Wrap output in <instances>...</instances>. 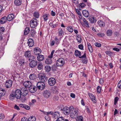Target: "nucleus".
I'll list each match as a JSON object with an SVG mask.
<instances>
[{"instance_id":"obj_57","label":"nucleus","mask_w":121,"mask_h":121,"mask_svg":"<svg viewBox=\"0 0 121 121\" xmlns=\"http://www.w3.org/2000/svg\"><path fill=\"white\" fill-rule=\"evenodd\" d=\"M28 119L26 117H23L21 120V121H28Z\"/></svg>"},{"instance_id":"obj_51","label":"nucleus","mask_w":121,"mask_h":121,"mask_svg":"<svg viewBox=\"0 0 121 121\" xmlns=\"http://www.w3.org/2000/svg\"><path fill=\"white\" fill-rule=\"evenodd\" d=\"M52 68L53 71H55L56 69L57 66L56 65H54L52 66Z\"/></svg>"},{"instance_id":"obj_33","label":"nucleus","mask_w":121,"mask_h":121,"mask_svg":"<svg viewBox=\"0 0 121 121\" xmlns=\"http://www.w3.org/2000/svg\"><path fill=\"white\" fill-rule=\"evenodd\" d=\"M98 22L99 26L100 27L104 26H105V23L102 21L99 20Z\"/></svg>"},{"instance_id":"obj_37","label":"nucleus","mask_w":121,"mask_h":121,"mask_svg":"<svg viewBox=\"0 0 121 121\" xmlns=\"http://www.w3.org/2000/svg\"><path fill=\"white\" fill-rule=\"evenodd\" d=\"M87 44L88 48V49L89 50V52L91 53L92 52H93V49L92 48V46L89 43H87Z\"/></svg>"},{"instance_id":"obj_56","label":"nucleus","mask_w":121,"mask_h":121,"mask_svg":"<svg viewBox=\"0 0 121 121\" xmlns=\"http://www.w3.org/2000/svg\"><path fill=\"white\" fill-rule=\"evenodd\" d=\"M117 86L118 88L121 89V80L117 84Z\"/></svg>"},{"instance_id":"obj_28","label":"nucleus","mask_w":121,"mask_h":121,"mask_svg":"<svg viewBox=\"0 0 121 121\" xmlns=\"http://www.w3.org/2000/svg\"><path fill=\"white\" fill-rule=\"evenodd\" d=\"M56 121H69V120L64 118L63 117L61 116L57 119Z\"/></svg>"},{"instance_id":"obj_9","label":"nucleus","mask_w":121,"mask_h":121,"mask_svg":"<svg viewBox=\"0 0 121 121\" xmlns=\"http://www.w3.org/2000/svg\"><path fill=\"white\" fill-rule=\"evenodd\" d=\"M70 112L69 108L67 106L64 107L63 109V112L65 115H67L69 114Z\"/></svg>"},{"instance_id":"obj_26","label":"nucleus","mask_w":121,"mask_h":121,"mask_svg":"<svg viewBox=\"0 0 121 121\" xmlns=\"http://www.w3.org/2000/svg\"><path fill=\"white\" fill-rule=\"evenodd\" d=\"M7 19V17L6 16H4L1 18L0 20V23L1 24H3L6 22Z\"/></svg>"},{"instance_id":"obj_5","label":"nucleus","mask_w":121,"mask_h":121,"mask_svg":"<svg viewBox=\"0 0 121 121\" xmlns=\"http://www.w3.org/2000/svg\"><path fill=\"white\" fill-rule=\"evenodd\" d=\"M78 111L75 109L71 111L70 114V117L73 118H77L78 117Z\"/></svg>"},{"instance_id":"obj_60","label":"nucleus","mask_w":121,"mask_h":121,"mask_svg":"<svg viewBox=\"0 0 121 121\" xmlns=\"http://www.w3.org/2000/svg\"><path fill=\"white\" fill-rule=\"evenodd\" d=\"M78 47L79 49L81 50H82L83 49V46L82 44L79 45L78 46Z\"/></svg>"},{"instance_id":"obj_6","label":"nucleus","mask_w":121,"mask_h":121,"mask_svg":"<svg viewBox=\"0 0 121 121\" xmlns=\"http://www.w3.org/2000/svg\"><path fill=\"white\" fill-rule=\"evenodd\" d=\"M56 82V80L53 78L51 77L49 78L48 80V85L50 86H53L55 85Z\"/></svg>"},{"instance_id":"obj_16","label":"nucleus","mask_w":121,"mask_h":121,"mask_svg":"<svg viewBox=\"0 0 121 121\" xmlns=\"http://www.w3.org/2000/svg\"><path fill=\"white\" fill-rule=\"evenodd\" d=\"M37 64V62L36 60H32L29 64V66L30 67L33 68L36 66Z\"/></svg>"},{"instance_id":"obj_59","label":"nucleus","mask_w":121,"mask_h":121,"mask_svg":"<svg viewBox=\"0 0 121 121\" xmlns=\"http://www.w3.org/2000/svg\"><path fill=\"white\" fill-rule=\"evenodd\" d=\"M104 80L102 78H100L99 80V83L100 84H102L104 83Z\"/></svg>"},{"instance_id":"obj_61","label":"nucleus","mask_w":121,"mask_h":121,"mask_svg":"<svg viewBox=\"0 0 121 121\" xmlns=\"http://www.w3.org/2000/svg\"><path fill=\"white\" fill-rule=\"evenodd\" d=\"M88 95L91 99L94 96L92 94L88 92Z\"/></svg>"},{"instance_id":"obj_13","label":"nucleus","mask_w":121,"mask_h":121,"mask_svg":"<svg viewBox=\"0 0 121 121\" xmlns=\"http://www.w3.org/2000/svg\"><path fill=\"white\" fill-rule=\"evenodd\" d=\"M24 56L25 57L28 58L29 60H30L32 59V56L30 51H26L25 52Z\"/></svg>"},{"instance_id":"obj_35","label":"nucleus","mask_w":121,"mask_h":121,"mask_svg":"<svg viewBox=\"0 0 121 121\" xmlns=\"http://www.w3.org/2000/svg\"><path fill=\"white\" fill-rule=\"evenodd\" d=\"M36 33L34 29H32L30 33L31 36L32 37H34L35 36Z\"/></svg>"},{"instance_id":"obj_14","label":"nucleus","mask_w":121,"mask_h":121,"mask_svg":"<svg viewBox=\"0 0 121 121\" xmlns=\"http://www.w3.org/2000/svg\"><path fill=\"white\" fill-rule=\"evenodd\" d=\"M37 88L35 86L31 85L28 88L29 91L31 93L35 92L37 90Z\"/></svg>"},{"instance_id":"obj_40","label":"nucleus","mask_w":121,"mask_h":121,"mask_svg":"<svg viewBox=\"0 0 121 121\" xmlns=\"http://www.w3.org/2000/svg\"><path fill=\"white\" fill-rule=\"evenodd\" d=\"M76 40L78 43H81L82 41V39L80 36L79 35L77 36Z\"/></svg>"},{"instance_id":"obj_53","label":"nucleus","mask_w":121,"mask_h":121,"mask_svg":"<svg viewBox=\"0 0 121 121\" xmlns=\"http://www.w3.org/2000/svg\"><path fill=\"white\" fill-rule=\"evenodd\" d=\"M95 98L94 96L91 99L93 102L95 103H96L97 102L96 100H95Z\"/></svg>"},{"instance_id":"obj_48","label":"nucleus","mask_w":121,"mask_h":121,"mask_svg":"<svg viewBox=\"0 0 121 121\" xmlns=\"http://www.w3.org/2000/svg\"><path fill=\"white\" fill-rule=\"evenodd\" d=\"M15 97V95L12 94L10 95L9 98L11 100L13 99Z\"/></svg>"},{"instance_id":"obj_27","label":"nucleus","mask_w":121,"mask_h":121,"mask_svg":"<svg viewBox=\"0 0 121 121\" xmlns=\"http://www.w3.org/2000/svg\"><path fill=\"white\" fill-rule=\"evenodd\" d=\"M44 56L42 55H38L37 57V59L39 61H42L44 59Z\"/></svg>"},{"instance_id":"obj_64","label":"nucleus","mask_w":121,"mask_h":121,"mask_svg":"<svg viewBox=\"0 0 121 121\" xmlns=\"http://www.w3.org/2000/svg\"><path fill=\"white\" fill-rule=\"evenodd\" d=\"M109 56H110L112 54L111 52L109 51H107L105 52Z\"/></svg>"},{"instance_id":"obj_24","label":"nucleus","mask_w":121,"mask_h":121,"mask_svg":"<svg viewBox=\"0 0 121 121\" xmlns=\"http://www.w3.org/2000/svg\"><path fill=\"white\" fill-rule=\"evenodd\" d=\"M14 17V15L13 14H9L7 17V20L9 21H11L13 19Z\"/></svg>"},{"instance_id":"obj_54","label":"nucleus","mask_w":121,"mask_h":121,"mask_svg":"<svg viewBox=\"0 0 121 121\" xmlns=\"http://www.w3.org/2000/svg\"><path fill=\"white\" fill-rule=\"evenodd\" d=\"M97 35L99 37H103L104 36V34L102 33H98Z\"/></svg>"},{"instance_id":"obj_2","label":"nucleus","mask_w":121,"mask_h":121,"mask_svg":"<svg viewBox=\"0 0 121 121\" xmlns=\"http://www.w3.org/2000/svg\"><path fill=\"white\" fill-rule=\"evenodd\" d=\"M86 52L85 51L84 52V54L82 56H81V52L78 50H76L75 51L74 55L76 56H78L79 58H80L83 59L86 57Z\"/></svg>"},{"instance_id":"obj_45","label":"nucleus","mask_w":121,"mask_h":121,"mask_svg":"<svg viewBox=\"0 0 121 121\" xmlns=\"http://www.w3.org/2000/svg\"><path fill=\"white\" fill-rule=\"evenodd\" d=\"M5 30V28L4 27H0V34H2Z\"/></svg>"},{"instance_id":"obj_29","label":"nucleus","mask_w":121,"mask_h":121,"mask_svg":"<svg viewBox=\"0 0 121 121\" xmlns=\"http://www.w3.org/2000/svg\"><path fill=\"white\" fill-rule=\"evenodd\" d=\"M22 2L21 0H15L14 3L15 5L19 6L21 4Z\"/></svg>"},{"instance_id":"obj_34","label":"nucleus","mask_w":121,"mask_h":121,"mask_svg":"<svg viewBox=\"0 0 121 121\" xmlns=\"http://www.w3.org/2000/svg\"><path fill=\"white\" fill-rule=\"evenodd\" d=\"M82 21L85 24L86 26L87 27H89V23L84 18H82Z\"/></svg>"},{"instance_id":"obj_17","label":"nucleus","mask_w":121,"mask_h":121,"mask_svg":"<svg viewBox=\"0 0 121 121\" xmlns=\"http://www.w3.org/2000/svg\"><path fill=\"white\" fill-rule=\"evenodd\" d=\"M89 21L91 23H95L96 21V19L94 16H91L89 17Z\"/></svg>"},{"instance_id":"obj_52","label":"nucleus","mask_w":121,"mask_h":121,"mask_svg":"<svg viewBox=\"0 0 121 121\" xmlns=\"http://www.w3.org/2000/svg\"><path fill=\"white\" fill-rule=\"evenodd\" d=\"M95 46L98 47H100L101 46V44L98 43H96L95 44Z\"/></svg>"},{"instance_id":"obj_63","label":"nucleus","mask_w":121,"mask_h":121,"mask_svg":"<svg viewBox=\"0 0 121 121\" xmlns=\"http://www.w3.org/2000/svg\"><path fill=\"white\" fill-rule=\"evenodd\" d=\"M4 116L3 114H0V119H3L4 118Z\"/></svg>"},{"instance_id":"obj_20","label":"nucleus","mask_w":121,"mask_h":121,"mask_svg":"<svg viewBox=\"0 0 121 121\" xmlns=\"http://www.w3.org/2000/svg\"><path fill=\"white\" fill-rule=\"evenodd\" d=\"M28 45L29 47H32L34 45V42L33 40L31 39H28L27 42Z\"/></svg>"},{"instance_id":"obj_25","label":"nucleus","mask_w":121,"mask_h":121,"mask_svg":"<svg viewBox=\"0 0 121 121\" xmlns=\"http://www.w3.org/2000/svg\"><path fill=\"white\" fill-rule=\"evenodd\" d=\"M82 13L84 17H88L89 15L88 11L86 10H83Z\"/></svg>"},{"instance_id":"obj_30","label":"nucleus","mask_w":121,"mask_h":121,"mask_svg":"<svg viewBox=\"0 0 121 121\" xmlns=\"http://www.w3.org/2000/svg\"><path fill=\"white\" fill-rule=\"evenodd\" d=\"M49 15L48 14L46 13L44 14L43 15L42 17L44 21H46L48 19V16Z\"/></svg>"},{"instance_id":"obj_21","label":"nucleus","mask_w":121,"mask_h":121,"mask_svg":"<svg viewBox=\"0 0 121 121\" xmlns=\"http://www.w3.org/2000/svg\"><path fill=\"white\" fill-rule=\"evenodd\" d=\"M29 78L30 80H34L36 79L37 76L34 73H31L29 75Z\"/></svg>"},{"instance_id":"obj_39","label":"nucleus","mask_w":121,"mask_h":121,"mask_svg":"<svg viewBox=\"0 0 121 121\" xmlns=\"http://www.w3.org/2000/svg\"><path fill=\"white\" fill-rule=\"evenodd\" d=\"M28 121H36V118L34 116L30 117L28 119Z\"/></svg>"},{"instance_id":"obj_58","label":"nucleus","mask_w":121,"mask_h":121,"mask_svg":"<svg viewBox=\"0 0 121 121\" xmlns=\"http://www.w3.org/2000/svg\"><path fill=\"white\" fill-rule=\"evenodd\" d=\"M38 69L39 70H41L42 69V65L41 64H39L37 66Z\"/></svg>"},{"instance_id":"obj_50","label":"nucleus","mask_w":121,"mask_h":121,"mask_svg":"<svg viewBox=\"0 0 121 121\" xmlns=\"http://www.w3.org/2000/svg\"><path fill=\"white\" fill-rule=\"evenodd\" d=\"M119 99V98L117 97H116L114 99V104L116 105L118 100Z\"/></svg>"},{"instance_id":"obj_3","label":"nucleus","mask_w":121,"mask_h":121,"mask_svg":"<svg viewBox=\"0 0 121 121\" xmlns=\"http://www.w3.org/2000/svg\"><path fill=\"white\" fill-rule=\"evenodd\" d=\"M64 59L62 58L58 59L56 61V65L58 66H62L65 64Z\"/></svg>"},{"instance_id":"obj_36","label":"nucleus","mask_w":121,"mask_h":121,"mask_svg":"<svg viewBox=\"0 0 121 121\" xmlns=\"http://www.w3.org/2000/svg\"><path fill=\"white\" fill-rule=\"evenodd\" d=\"M67 29L69 32L71 33L73 32V27L70 26H69L67 27Z\"/></svg>"},{"instance_id":"obj_11","label":"nucleus","mask_w":121,"mask_h":121,"mask_svg":"<svg viewBox=\"0 0 121 121\" xmlns=\"http://www.w3.org/2000/svg\"><path fill=\"white\" fill-rule=\"evenodd\" d=\"M15 97L17 99H19L21 95V90L18 89L16 90L15 92Z\"/></svg>"},{"instance_id":"obj_8","label":"nucleus","mask_w":121,"mask_h":121,"mask_svg":"<svg viewBox=\"0 0 121 121\" xmlns=\"http://www.w3.org/2000/svg\"><path fill=\"white\" fill-rule=\"evenodd\" d=\"M38 21L36 19H34L32 20L30 23V26L32 28H34L36 27L38 24Z\"/></svg>"},{"instance_id":"obj_55","label":"nucleus","mask_w":121,"mask_h":121,"mask_svg":"<svg viewBox=\"0 0 121 121\" xmlns=\"http://www.w3.org/2000/svg\"><path fill=\"white\" fill-rule=\"evenodd\" d=\"M101 88L99 86H98L97 87V92L99 93L101 91Z\"/></svg>"},{"instance_id":"obj_4","label":"nucleus","mask_w":121,"mask_h":121,"mask_svg":"<svg viewBox=\"0 0 121 121\" xmlns=\"http://www.w3.org/2000/svg\"><path fill=\"white\" fill-rule=\"evenodd\" d=\"M37 89L39 90H43L45 87V84L44 83L41 82H38L36 85Z\"/></svg>"},{"instance_id":"obj_46","label":"nucleus","mask_w":121,"mask_h":121,"mask_svg":"<svg viewBox=\"0 0 121 121\" xmlns=\"http://www.w3.org/2000/svg\"><path fill=\"white\" fill-rule=\"evenodd\" d=\"M5 91V90L3 89H0V95H1V96L2 97L3 95V94H4V92Z\"/></svg>"},{"instance_id":"obj_62","label":"nucleus","mask_w":121,"mask_h":121,"mask_svg":"<svg viewBox=\"0 0 121 121\" xmlns=\"http://www.w3.org/2000/svg\"><path fill=\"white\" fill-rule=\"evenodd\" d=\"M45 118V120L47 121H49L50 119V118L48 115L46 116Z\"/></svg>"},{"instance_id":"obj_10","label":"nucleus","mask_w":121,"mask_h":121,"mask_svg":"<svg viewBox=\"0 0 121 121\" xmlns=\"http://www.w3.org/2000/svg\"><path fill=\"white\" fill-rule=\"evenodd\" d=\"M21 95L23 96H26L28 94V91L26 88L23 87L21 90Z\"/></svg>"},{"instance_id":"obj_1","label":"nucleus","mask_w":121,"mask_h":121,"mask_svg":"<svg viewBox=\"0 0 121 121\" xmlns=\"http://www.w3.org/2000/svg\"><path fill=\"white\" fill-rule=\"evenodd\" d=\"M39 80L41 82H46L48 80V78L43 73H40L39 74L38 76Z\"/></svg>"},{"instance_id":"obj_7","label":"nucleus","mask_w":121,"mask_h":121,"mask_svg":"<svg viewBox=\"0 0 121 121\" xmlns=\"http://www.w3.org/2000/svg\"><path fill=\"white\" fill-rule=\"evenodd\" d=\"M13 81L11 80H7L5 83L4 86L7 88H9L11 87L13 84Z\"/></svg>"},{"instance_id":"obj_38","label":"nucleus","mask_w":121,"mask_h":121,"mask_svg":"<svg viewBox=\"0 0 121 121\" xmlns=\"http://www.w3.org/2000/svg\"><path fill=\"white\" fill-rule=\"evenodd\" d=\"M25 62L23 59H20L19 60V65L20 66H23L24 65L25 63Z\"/></svg>"},{"instance_id":"obj_31","label":"nucleus","mask_w":121,"mask_h":121,"mask_svg":"<svg viewBox=\"0 0 121 121\" xmlns=\"http://www.w3.org/2000/svg\"><path fill=\"white\" fill-rule=\"evenodd\" d=\"M30 31V29L29 27H26L24 31V34L25 35H27Z\"/></svg>"},{"instance_id":"obj_15","label":"nucleus","mask_w":121,"mask_h":121,"mask_svg":"<svg viewBox=\"0 0 121 121\" xmlns=\"http://www.w3.org/2000/svg\"><path fill=\"white\" fill-rule=\"evenodd\" d=\"M34 52L35 55H37L41 53V50L38 47H36L34 49Z\"/></svg>"},{"instance_id":"obj_49","label":"nucleus","mask_w":121,"mask_h":121,"mask_svg":"<svg viewBox=\"0 0 121 121\" xmlns=\"http://www.w3.org/2000/svg\"><path fill=\"white\" fill-rule=\"evenodd\" d=\"M45 63L47 64H50L52 62L51 60L46 59L45 61Z\"/></svg>"},{"instance_id":"obj_41","label":"nucleus","mask_w":121,"mask_h":121,"mask_svg":"<svg viewBox=\"0 0 121 121\" xmlns=\"http://www.w3.org/2000/svg\"><path fill=\"white\" fill-rule=\"evenodd\" d=\"M107 35L108 36H111L112 34V31L110 30H108L106 32Z\"/></svg>"},{"instance_id":"obj_12","label":"nucleus","mask_w":121,"mask_h":121,"mask_svg":"<svg viewBox=\"0 0 121 121\" xmlns=\"http://www.w3.org/2000/svg\"><path fill=\"white\" fill-rule=\"evenodd\" d=\"M51 93L49 90H46L43 93V95L44 97L45 98H49L50 96Z\"/></svg>"},{"instance_id":"obj_23","label":"nucleus","mask_w":121,"mask_h":121,"mask_svg":"<svg viewBox=\"0 0 121 121\" xmlns=\"http://www.w3.org/2000/svg\"><path fill=\"white\" fill-rule=\"evenodd\" d=\"M19 106L20 107L24 108L27 110H29L30 109V107L26 105L21 104H19Z\"/></svg>"},{"instance_id":"obj_18","label":"nucleus","mask_w":121,"mask_h":121,"mask_svg":"<svg viewBox=\"0 0 121 121\" xmlns=\"http://www.w3.org/2000/svg\"><path fill=\"white\" fill-rule=\"evenodd\" d=\"M23 85L26 87H28L29 88V87L31 86L32 84V83L30 82L27 81L23 83Z\"/></svg>"},{"instance_id":"obj_43","label":"nucleus","mask_w":121,"mask_h":121,"mask_svg":"<svg viewBox=\"0 0 121 121\" xmlns=\"http://www.w3.org/2000/svg\"><path fill=\"white\" fill-rule=\"evenodd\" d=\"M85 6L86 5L84 3H82L79 4L78 7H79L80 9H82L84 8Z\"/></svg>"},{"instance_id":"obj_44","label":"nucleus","mask_w":121,"mask_h":121,"mask_svg":"<svg viewBox=\"0 0 121 121\" xmlns=\"http://www.w3.org/2000/svg\"><path fill=\"white\" fill-rule=\"evenodd\" d=\"M76 119L77 121H83V118L81 116L78 117Z\"/></svg>"},{"instance_id":"obj_19","label":"nucleus","mask_w":121,"mask_h":121,"mask_svg":"<svg viewBox=\"0 0 121 121\" xmlns=\"http://www.w3.org/2000/svg\"><path fill=\"white\" fill-rule=\"evenodd\" d=\"M58 34L59 36H63L64 35V31L61 28H59L58 30Z\"/></svg>"},{"instance_id":"obj_42","label":"nucleus","mask_w":121,"mask_h":121,"mask_svg":"<svg viewBox=\"0 0 121 121\" xmlns=\"http://www.w3.org/2000/svg\"><path fill=\"white\" fill-rule=\"evenodd\" d=\"M34 15L35 18H39V14L38 12H35L34 13Z\"/></svg>"},{"instance_id":"obj_47","label":"nucleus","mask_w":121,"mask_h":121,"mask_svg":"<svg viewBox=\"0 0 121 121\" xmlns=\"http://www.w3.org/2000/svg\"><path fill=\"white\" fill-rule=\"evenodd\" d=\"M55 50H53L51 54L50 55H49L48 56V57L50 58H52L53 55L55 52Z\"/></svg>"},{"instance_id":"obj_32","label":"nucleus","mask_w":121,"mask_h":121,"mask_svg":"<svg viewBox=\"0 0 121 121\" xmlns=\"http://www.w3.org/2000/svg\"><path fill=\"white\" fill-rule=\"evenodd\" d=\"M51 67L48 65H46L44 68V69L45 71L46 72L49 71L51 70Z\"/></svg>"},{"instance_id":"obj_22","label":"nucleus","mask_w":121,"mask_h":121,"mask_svg":"<svg viewBox=\"0 0 121 121\" xmlns=\"http://www.w3.org/2000/svg\"><path fill=\"white\" fill-rule=\"evenodd\" d=\"M53 116L55 119H57L60 117L61 116L60 114V113L58 112H55L53 113Z\"/></svg>"}]
</instances>
